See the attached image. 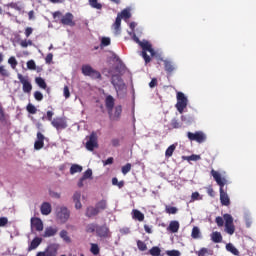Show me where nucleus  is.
<instances>
[{
  "label": "nucleus",
  "mask_w": 256,
  "mask_h": 256,
  "mask_svg": "<svg viewBox=\"0 0 256 256\" xmlns=\"http://www.w3.org/2000/svg\"><path fill=\"white\" fill-rule=\"evenodd\" d=\"M175 149H177V145L176 144H172L170 145L166 151H165V157L166 159H169L170 157H173V153H175Z\"/></svg>",
  "instance_id": "c756f323"
},
{
  "label": "nucleus",
  "mask_w": 256,
  "mask_h": 256,
  "mask_svg": "<svg viewBox=\"0 0 256 256\" xmlns=\"http://www.w3.org/2000/svg\"><path fill=\"white\" fill-rule=\"evenodd\" d=\"M163 63H164V69L167 75H171L173 71H175V64L169 60H163Z\"/></svg>",
  "instance_id": "6ab92c4d"
},
{
  "label": "nucleus",
  "mask_w": 256,
  "mask_h": 256,
  "mask_svg": "<svg viewBox=\"0 0 256 256\" xmlns=\"http://www.w3.org/2000/svg\"><path fill=\"white\" fill-rule=\"evenodd\" d=\"M91 177H93V170L91 169H87L82 176L83 179H91Z\"/></svg>",
  "instance_id": "864d4df0"
},
{
  "label": "nucleus",
  "mask_w": 256,
  "mask_h": 256,
  "mask_svg": "<svg viewBox=\"0 0 256 256\" xmlns=\"http://www.w3.org/2000/svg\"><path fill=\"white\" fill-rule=\"evenodd\" d=\"M59 229L57 227H47L44 231L43 237H55Z\"/></svg>",
  "instance_id": "412c9836"
},
{
  "label": "nucleus",
  "mask_w": 256,
  "mask_h": 256,
  "mask_svg": "<svg viewBox=\"0 0 256 256\" xmlns=\"http://www.w3.org/2000/svg\"><path fill=\"white\" fill-rule=\"evenodd\" d=\"M226 250L232 253V255L239 256V250L232 244L229 243L226 245Z\"/></svg>",
  "instance_id": "2f4dec72"
},
{
  "label": "nucleus",
  "mask_w": 256,
  "mask_h": 256,
  "mask_svg": "<svg viewBox=\"0 0 256 256\" xmlns=\"http://www.w3.org/2000/svg\"><path fill=\"white\" fill-rule=\"evenodd\" d=\"M100 45H101V47H109V45H111V38L102 37Z\"/></svg>",
  "instance_id": "a18cd8bd"
},
{
  "label": "nucleus",
  "mask_w": 256,
  "mask_h": 256,
  "mask_svg": "<svg viewBox=\"0 0 256 256\" xmlns=\"http://www.w3.org/2000/svg\"><path fill=\"white\" fill-rule=\"evenodd\" d=\"M211 239L213 243H221L223 241V236L221 235V232L216 231L211 234Z\"/></svg>",
  "instance_id": "c85d7f7f"
},
{
  "label": "nucleus",
  "mask_w": 256,
  "mask_h": 256,
  "mask_svg": "<svg viewBox=\"0 0 256 256\" xmlns=\"http://www.w3.org/2000/svg\"><path fill=\"white\" fill-rule=\"evenodd\" d=\"M137 247L139 251H147V244L141 240H137Z\"/></svg>",
  "instance_id": "49530a36"
},
{
  "label": "nucleus",
  "mask_w": 256,
  "mask_h": 256,
  "mask_svg": "<svg viewBox=\"0 0 256 256\" xmlns=\"http://www.w3.org/2000/svg\"><path fill=\"white\" fill-rule=\"evenodd\" d=\"M17 78L22 84V91L24 93H31V91H33V85L31 84V81H29V77L17 74Z\"/></svg>",
  "instance_id": "6e6552de"
},
{
  "label": "nucleus",
  "mask_w": 256,
  "mask_h": 256,
  "mask_svg": "<svg viewBox=\"0 0 256 256\" xmlns=\"http://www.w3.org/2000/svg\"><path fill=\"white\" fill-rule=\"evenodd\" d=\"M57 251H59V244H50L44 253L46 256H57Z\"/></svg>",
  "instance_id": "f3484780"
},
{
  "label": "nucleus",
  "mask_w": 256,
  "mask_h": 256,
  "mask_svg": "<svg viewBox=\"0 0 256 256\" xmlns=\"http://www.w3.org/2000/svg\"><path fill=\"white\" fill-rule=\"evenodd\" d=\"M8 63L12 67V69H15L18 65L17 59L14 56L8 59Z\"/></svg>",
  "instance_id": "de8ad7c7"
},
{
  "label": "nucleus",
  "mask_w": 256,
  "mask_h": 256,
  "mask_svg": "<svg viewBox=\"0 0 256 256\" xmlns=\"http://www.w3.org/2000/svg\"><path fill=\"white\" fill-rule=\"evenodd\" d=\"M95 207L99 213H101V211H105V209H107V200L102 199V200L98 201L96 203Z\"/></svg>",
  "instance_id": "a878e982"
},
{
  "label": "nucleus",
  "mask_w": 256,
  "mask_h": 256,
  "mask_svg": "<svg viewBox=\"0 0 256 256\" xmlns=\"http://www.w3.org/2000/svg\"><path fill=\"white\" fill-rule=\"evenodd\" d=\"M117 17H120L121 19H131V12H129V10L124 9L121 11V13L117 14Z\"/></svg>",
  "instance_id": "58836bf2"
},
{
  "label": "nucleus",
  "mask_w": 256,
  "mask_h": 256,
  "mask_svg": "<svg viewBox=\"0 0 256 256\" xmlns=\"http://www.w3.org/2000/svg\"><path fill=\"white\" fill-rule=\"evenodd\" d=\"M56 217L61 221V223H67L69 217H71V211L65 206L58 207L56 210Z\"/></svg>",
  "instance_id": "423d86ee"
},
{
  "label": "nucleus",
  "mask_w": 256,
  "mask_h": 256,
  "mask_svg": "<svg viewBox=\"0 0 256 256\" xmlns=\"http://www.w3.org/2000/svg\"><path fill=\"white\" fill-rule=\"evenodd\" d=\"M133 215V219H136V221H145V214L142 213L141 211L139 210H133L132 211Z\"/></svg>",
  "instance_id": "cd10ccee"
},
{
  "label": "nucleus",
  "mask_w": 256,
  "mask_h": 256,
  "mask_svg": "<svg viewBox=\"0 0 256 256\" xmlns=\"http://www.w3.org/2000/svg\"><path fill=\"white\" fill-rule=\"evenodd\" d=\"M223 219L225 221V232L228 235H233L235 233V225L233 224V216L231 214H224Z\"/></svg>",
  "instance_id": "9d476101"
},
{
  "label": "nucleus",
  "mask_w": 256,
  "mask_h": 256,
  "mask_svg": "<svg viewBox=\"0 0 256 256\" xmlns=\"http://www.w3.org/2000/svg\"><path fill=\"white\" fill-rule=\"evenodd\" d=\"M72 199L75 202V209H81L83 207V205L81 204V192L80 191H76L73 194Z\"/></svg>",
  "instance_id": "aec40b11"
},
{
  "label": "nucleus",
  "mask_w": 256,
  "mask_h": 256,
  "mask_svg": "<svg viewBox=\"0 0 256 256\" xmlns=\"http://www.w3.org/2000/svg\"><path fill=\"white\" fill-rule=\"evenodd\" d=\"M215 223L218 227H223L225 225V220L221 216H217L215 219Z\"/></svg>",
  "instance_id": "3c124183"
},
{
  "label": "nucleus",
  "mask_w": 256,
  "mask_h": 256,
  "mask_svg": "<svg viewBox=\"0 0 256 256\" xmlns=\"http://www.w3.org/2000/svg\"><path fill=\"white\" fill-rule=\"evenodd\" d=\"M176 99H177V103L175 107L178 113H183V111L187 109V103L189 102V100H187L183 92H177Z\"/></svg>",
  "instance_id": "20e7f679"
},
{
  "label": "nucleus",
  "mask_w": 256,
  "mask_h": 256,
  "mask_svg": "<svg viewBox=\"0 0 256 256\" xmlns=\"http://www.w3.org/2000/svg\"><path fill=\"white\" fill-rule=\"evenodd\" d=\"M41 213L42 215H49L51 213V204L49 202H44L41 205Z\"/></svg>",
  "instance_id": "bb28decb"
},
{
  "label": "nucleus",
  "mask_w": 256,
  "mask_h": 256,
  "mask_svg": "<svg viewBox=\"0 0 256 256\" xmlns=\"http://www.w3.org/2000/svg\"><path fill=\"white\" fill-rule=\"evenodd\" d=\"M8 7H10L11 9H15L16 11H21V7H19V4L15 3V2L9 3Z\"/></svg>",
  "instance_id": "052dcab7"
},
{
  "label": "nucleus",
  "mask_w": 256,
  "mask_h": 256,
  "mask_svg": "<svg viewBox=\"0 0 256 256\" xmlns=\"http://www.w3.org/2000/svg\"><path fill=\"white\" fill-rule=\"evenodd\" d=\"M45 61L48 65L51 64V62L53 61V53L47 54Z\"/></svg>",
  "instance_id": "0e129e2a"
},
{
  "label": "nucleus",
  "mask_w": 256,
  "mask_h": 256,
  "mask_svg": "<svg viewBox=\"0 0 256 256\" xmlns=\"http://www.w3.org/2000/svg\"><path fill=\"white\" fill-rule=\"evenodd\" d=\"M184 161H199L201 159L200 155L192 154L190 156H183Z\"/></svg>",
  "instance_id": "a19ab883"
},
{
  "label": "nucleus",
  "mask_w": 256,
  "mask_h": 256,
  "mask_svg": "<svg viewBox=\"0 0 256 256\" xmlns=\"http://www.w3.org/2000/svg\"><path fill=\"white\" fill-rule=\"evenodd\" d=\"M26 109L31 115H35V113H37V108L33 104H28Z\"/></svg>",
  "instance_id": "09e8293b"
},
{
  "label": "nucleus",
  "mask_w": 256,
  "mask_h": 256,
  "mask_svg": "<svg viewBox=\"0 0 256 256\" xmlns=\"http://www.w3.org/2000/svg\"><path fill=\"white\" fill-rule=\"evenodd\" d=\"M149 87L153 89V87H157V78H152V80L149 83Z\"/></svg>",
  "instance_id": "69168bd1"
},
{
  "label": "nucleus",
  "mask_w": 256,
  "mask_h": 256,
  "mask_svg": "<svg viewBox=\"0 0 256 256\" xmlns=\"http://www.w3.org/2000/svg\"><path fill=\"white\" fill-rule=\"evenodd\" d=\"M99 210L97 209V207L95 206H89L86 209V217H89V219H91V217H97V215L99 214Z\"/></svg>",
  "instance_id": "4be33fe9"
},
{
  "label": "nucleus",
  "mask_w": 256,
  "mask_h": 256,
  "mask_svg": "<svg viewBox=\"0 0 256 256\" xmlns=\"http://www.w3.org/2000/svg\"><path fill=\"white\" fill-rule=\"evenodd\" d=\"M112 29L115 35H119V33L121 32V17H116V20L112 25Z\"/></svg>",
  "instance_id": "393cba45"
},
{
  "label": "nucleus",
  "mask_w": 256,
  "mask_h": 256,
  "mask_svg": "<svg viewBox=\"0 0 256 256\" xmlns=\"http://www.w3.org/2000/svg\"><path fill=\"white\" fill-rule=\"evenodd\" d=\"M51 125L57 131H63V129H67V119L63 117L53 118Z\"/></svg>",
  "instance_id": "f8f14e48"
},
{
  "label": "nucleus",
  "mask_w": 256,
  "mask_h": 256,
  "mask_svg": "<svg viewBox=\"0 0 256 256\" xmlns=\"http://www.w3.org/2000/svg\"><path fill=\"white\" fill-rule=\"evenodd\" d=\"M90 251L93 255H99V245L97 244H91V248H90Z\"/></svg>",
  "instance_id": "8fccbe9b"
},
{
  "label": "nucleus",
  "mask_w": 256,
  "mask_h": 256,
  "mask_svg": "<svg viewBox=\"0 0 256 256\" xmlns=\"http://www.w3.org/2000/svg\"><path fill=\"white\" fill-rule=\"evenodd\" d=\"M129 171H131V163H127L126 165H124L122 167L123 175H127V173H129Z\"/></svg>",
  "instance_id": "5fc2aeb1"
},
{
  "label": "nucleus",
  "mask_w": 256,
  "mask_h": 256,
  "mask_svg": "<svg viewBox=\"0 0 256 256\" xmlns=\"http://www.w3.org/2000/svg\"><path fill=\"white\" fill-rule=\"evenodd\" d=\"M82 73L85 77H91V79H101V72L93 69L89 64L82 66Z\"/></svg>",
  "instance_id": "39448f33"
},
{
  "label": "nucleus",
  "mask_w": 256,
  "mask_h": 256,
  "mask_svg": "<svg viewBox=\"0 0 256 256\" xmlns=\"http://www.w3.org/2000/svg\"><path fill=\"white\" fill-rule=\"evenodd\" d=\"M36 137H37V139L34 142V149L36 151H41V149H43V147H45V135H43V133H41V132H37Z\"/></svg>",
  "instance_id": "2eb2a0df"
},
{
  "label": "nucleus",
  "mask_w": 256,
  "mask_h": 256,
  "mask_svg": "<svg viewBox=\"0 0 256 256\" xmlns=\"http://www.w3.org/2000/svg\"><path fill=\"white\" fill-rule=\"evenodd\" d=\"M31 229L32 231L33 229L38 232L43 231V221L41 220V218H31Z\"/></svg>",
  "instance_id": "dca6fc26"
},
{
  "label": "nucleus",
  "mask_w": 256,
  "mask_h": 256,
  "mask_svg": "<svg viewBox=\"0 0 256 256\" xmlns=\"http://www.w3.org/2000/svg\"><path fill=\"white\" fill-rule=\"evenodd\" d=\"M9 223V219L7 217H0V227H5Z\"/></svg>",
  "instance_id": "680f3d73"
},
{
  "label": "nucleus",
  "mask_w": 256,
  "mask_h": 256,
  "mask_svg": "<svg viewBox=\"0 0 256 256\" xmlns=\"http://www.w3.org/2000/svg\"><path fill=\"white\" fill-rule=\"evenodd\" d=\"M149 254L152 255V256H160L161 255V248H159L158 246H153L149 250Z\"/></svg>",
  "instance_id": "79ce46f5"
},
{
  "label": "nucleus",
  "mask_w": 256,
  "mask_h": 256,
  "mask_svg": "<svg viewBox=\"0 0 256 256\" xmlns=\"http://www.w3.org/2000/svg\"><path fill=\"white\" fill-rule=\"evenodd\" d=\"M178 211L179 209H177V207L175 206H169V205L165 206V213H167L168 215H177Z\"/></svg>",
  "instance_id": "473e14b6"
},
{
  "label": "nucleus",
  "mask_w": 256,
  "mask_h": 256,
  "mask_svg": "<svg viewBox=\"0 0 256 256\" xmlns=\"http://www.w3.org/2000/svg\"><path fill=\"white\" fill-rule=\"evenodd\" d=\"M210 174L213 176L214 181H216L217 185L220 187V202L224 207H229L231 205V199L229 198V194H227V190H225V186L228 181L227 178L222 177L221 173L211 170Z\"/></svg>",
  "instance_id": "f257e3e1"
},
{
  "label": "nucleus",
  "mask_w": 256,
  "mask_h": 256,
  "mask_svg": "<svg viewBox=\"0 0 256 256\" xmlns=\"http://www.w3.org/2000/svg\"><path fill=\"white\" fill-rule=\"evenodd\" d=\"M111 83L113 87L116 89L117 93L119 91H124L126 89L125 82H123V78L119 74L112 75Z\"/></svg>",
  "instance_id": "1a4fd4ad"
},
{
  "label": "nucleus",
  "mask_w": 256,
  "mask_h": 256,
  "mask_svg": "<svg viewBox=\"0 0 256 256\" xmlns=\"http://www.w3.org/2000/svg\"><path fill=\"white\" fill-rule=\"evenodd\" d=\"M60 18V24L64 25V27H75V16L71 12H67L66 14H62L61 11H56L53 13V18L57 19Z\"/></svg>",
  "instance_id": "f03ea898"
},
{
  "label": "nucleus",
  "mask_w": 256,
  "mask_h": 256,
  "mask_svg": "<svg viewBox=\"0 0 256 256\" xmlns=\"http://www.w3.org/2000/svg\"><path fill=\"white\" fill-rule=\"evenodd\" d=\"M179 227H180L179 221L173 220L170 222L167 229L170 231V233H178Z\"/></svg>",
  "instance_id": "b1692460"
},
{
  "label": "nucleus",
  "mask_w": 256,
  "mask_h": 256,
  "mask_svg": "<svg viewBox=\"0 0 256 256\" xmlns=\"http://www.w3.org/2000/svg\"><path fill=\"white\" fill-rule=\"evenodd\" d=\"M207 194L209 195V197H215V190H213V187H209L207 189Z\"/></svg>",
  "instance_id": "774afa93"
},
{
  "label": "nucleus",
  "mask_w": 256,
  "mask_h": 256,
  "mask_svg": "<svg viewBox=\"0 0 256 256\" xmlns=\"http://www.w3.org/2000/svg\"><path fill=\"white\" fill-rule=\"evenodd\" d=\"M59 235L65 243H71V237H69V232H67V230L60 231Z\"/></svg>",
  "instance_id": "4c0bfd02"
},
{
  "label": "nucleus",
  "mask_w": 256,
  "mask_h": 256,
  "mask_svg": "<svg viewBox=\"0 0 256 256\" xmlns=\"http://www.w3.org/2000/svg\"><path fill=\"white\" fill-rule=\"evenodd\" d=\"M111 144H112L113 147H119L120 141H119L118 138H114V139L111 140Z\"/></svg>",
  "instance_id": "338daca9"
},
{
  "label": "nucleus",
  "mask_w": 256,
  "mask_h": 256,
  "mask_svg": "<svg viewBox=\"0 0 256 256\" xmlns=\"http://www.w3.org/2000/svg\"><path fill=\"white\" fill-rule=\"evenodd\" d=\"M54 115H55V113H53V111H47V113H46L47 121H50L52 123Z\"/></svg>",
  "instance_id": "e2e57ef3"
},
{
  "label": "nucleus",
  "mask_w": 256,
  "mask_h": 256,
  "mask_svg": "<svg viewBox=\"0 0 256 256\" xmlns=\"http://www.w3.org/2000/svg\"><path fill=\"white\" fill-rule=\"evenodd\" d=\"M97 147H99V144L97 143V134L92 132L89 136V140L86 142V149L88 151H94Z\"/></svg>",
  "instance_id": "ddd939ff"
},
{
  "label": "nucleus",
  "mask_w": 256,
  "mask_h": 256,
  "mask_svg": "<svg viewBox=\"0 0 256 256\" xmlns=\"http://www.w3.org/2000/svg\"><path fill=\"white\" fill-rule=\"evenodd\" d=\"M35 83L38 85V87H40V89H47V83L42 77H36Z\"/></svg>",
  "instance_id": "72a5a7b5"
},
{
  "label": "nucleus",
  "mask_w": 256,
  "mask_h": 256,
  "mask_svg": "<svg viewBox=\"0 0 256 256\" xmlns=\"http://www.w3.org/2000/svg\"><path fill=\"white\" fill-rule=\"evenodd\" d=\"M191 237H192V239H200L201 238V230H199V227L194 226L192 228Z\"/></svg>",
  "instance_id": "e433bc0d"
},
{
  "label": "nucleus",
  "mask_w": 256,
  "mask_h": 256,
  "mask_svg": "<svg viewBox=\"0 0 256 256\" xmlns=\"http://www.w3.org/2000/svg\"><path fill=\"white\" fill-rule=\"evenodd\" d=\"M105 107H106L108 113H111V111H113V108L115 107V98H113V96L108 95L106 97Z\"/></svg>",
  "instance_id": "a211bd4d"
},
{
  "label": "nucleus",
  "mask_w": 256,
  "mask_h": 256,
  "mask_svg": "<svg viewBox=\"0 0 256 256\" xmlns=\"http://www.w3.org/2000/svg\"><path fill=\"white\" fill-rule=\"evenodd\" d=\"M123 113V107L121 105H117L113 111L108 112L109 118L111 121H119L121 119V114Z\"/></svg>",
  "instance_id": "4468645a"
},
{
  "label": "nucleus",
  "mask_w": 256,
  "mask_h": 256,
  "mask_svg": "<svg viewBox=\"0 0 256 256\" xmlns=\"http://www.w3.org/2000/svg\"><path fill=\"white\" fill-rule=\"evenodd\" d=\"M97 227L99 224L90 223L86 226V233H97Z\"/></svg>",
  "instance_id": "c9c22d12"
},
{
  "label": "nucleus",
  "mask_w": 256,
  "mask_h": 256,
  "mask_svg": "<svg viewBox=\"0 0 256 256\" xmlns=\"http://www.w3.org/2000/svg\"><path fill=\"white\" fill-rule=\"evenodd\" d=\"M88 1L92 9H98V10L103 9V4L99 3V0H88Z\"/></svg>",
  "instance_id": "f704fd0d"
},
{
  "label": "nucleus",
  "mask_w": 256,
  "mask_h": 256,
  "mask_svg": "<svg viewBox=\"0 0 256 256\" xmlns=\"http://www.w3.org/2000/svg\"><path fill=\"white\" fill-rule=\"evenodd\" d=\"M63 93H64L65 99H69L71 97V92L69 91V86H64Z\"/></svg>",
  "instance_id": "13d9d810"
},
{
  "label": "nucleus",
  "mask_w": 256,
  "mask_h": 256,
  "mask_svg": "<svg viewBox=\"0 0 256 256\" xmlns=\"http://www.w3.org/2000/svg\"><path fill=\"white\" fill-rule=\"evenodd\" d=\"M43 241V239H41L40 237H35L29 247H28V251H33L34 249H37V247H39V245H41V242Z\"/></svg>",
  "instance_id": "5701e85b"
},
{
  "label": "nucleus",
  "mask_w": 256,
  "mask_h": 256,
  "mask_svg": "<svg viewBox=\"0 0 256 256\" xmlns=\"http://www.w3.org/2000/svg\"><path fill=\"white\" fill-rule=\"evenodd\" d=\"M140 47L142 48V57L145 63H151V56L155 57V50L149 41L139 42ZM150 53V55L147 54Z\"/></svg>",
  "instance_id": "7ed1b4c3"
},
{
  "label": "nucleus",
  "mask_w": 256,
  "mask_h": 256,
  "mask_svg": "<svg viewBox=\"0 0 256 256\" xmlns=\"http://www.w3.org/2000/svg\"><path fill=\"white\" fill-rule=\"evenodd\" d=\"M170 125L172 129H181V127H183V124L176 118L171 120Z\"/></svg>",
  "instance_id": "ea45409f"
},
{
  "label": "nucleus",
  "mask_w": 256,
  "mask_h": 256,
  "mask_svg": "<svg viewBox=\"0 0 256 256\" xmlns=\"http://www.w3.org/2000/svg\"><path fill=\"white\" fill-rule=\"evenodd\" d=\"M34 98L36 101H43V93H41L39 91H35Z\"/></svg>",
  "instance_id": "4d7b16f0"
},
{
  "label": "nucleus",
  "mask_w": 256,
  "mask_h": 256,
  "mask_svg": "<svg viewBox=\"0 0 256 256\" xmlns=\"http://www.w3.org/2000/svg\"><path fill=\"white\" fill-rule=\"evenodd\" d=\"M187 137L189 141H196L197 143H205L207 141V136L201 131L195 133L188 132Z\"/></svg>",
  "instance_id": "9b49d317"
},
{
  "label": "nucleus",
  "mask_w": 256,
  "mask_h": 256,
  "mask_svg": "<svg viewBox=\"0 0 256 256\" xmlns=\"http://www.w3.org/2000/svg\"><path fill=\"white\" fill-rule=\"evenodd\" d=\"M96 236L100 239H111V229H109V226H107V224L98 225L96 230Z\"/></svg>",
  "instance_id": "0eeeda50"
},
{
  "label": "nucleus",
  "mask_w": 256,
  "mask_h": 256,
  "mask_svg": "<svg viewBox=\"0 0 256 256\" xmlns=\"http://www.w3.org/2000/svg\"><path fill=\"white\" fill-rule=\"evenodd\" d=\"M27 68L30 69L31 71H35V69H37V65L35 64V61L29 60L27 62Z\"/></svg>",
  "instance_id": "603ef678"
},
{
  "label": "nucleus",
  "mask_w": 256,
  "mask_h": 256,
  "mask_svg": "<svg viewBox=\"0 0 256 256\" xmlns=\"http://www.w3.org/2000/svg\"><path fill=\"white\" fill-rule=\"evenodd\" d=\"M206 255H213V252H211V250H209L208 248H201L198 251V256H206Z\"/></svg>",
  "instance_id": "c03bdc74"
},
{
  "label": "nucleus",
  "mask_w": 256,
  "mask_h": 256,
  "mask_svg": "<svg viewBox=\"0 0 256 256\" xmlns=\"http://www.w3.org/2000/svg\"><path fill=\"white\" fill-rule=\"evenodd\" d=\"M24 34H25V37L27 38L31 37V35H33V28L32 27L25 28Z\"/></svg>",
  "instance_id": "bf43d9fd"
},
{
  "label": "nucleus",
  "mask_w": 256,
  "mask_h": 256,
  "mask_svg": "<svg viewBox=\"0 0 256 256\" xmlns=\"http://www.w3.org/2000/svg\"><path fill=\"white\" fill-rule=\"evenodd\" d=\"M9 75H10L9 70H7V68H5L4 65H1L0 66V77L7 79V77H9Z\"/></svg>",
  "instance_id": "37998d69"
},
{
  "label": "nucleus",
  "mask_w": 256,
  "mask_h": 256,
  "mask_svg": "<svg viewBox=\"0 0 256 256\" xmlns=\"http://www.w3.org/2000/svg\"><path fill=\"white\" fill-rule=\"evenodd\" d=\"M81 171H83V166L79 164H73L70 167V175H75V173H81Z\"/></svg>",
  "instance_id": "7c9ffc66"
},
{
  "label": "nucleus",
  "mask_w": 256,
  "mask_h": 256,
  "mask_svg": "<svg viewBox=\"0 0 256 256\" xmlns=\"http://www.w3.org/2000/svg\"><path fill=\"white\" fill-rule=\"evenodd\" d=\"M166 254L168 256H181V252H179V250H169Z\"/></svg>",
  "instance_id": "6e6d98bb"
}]
</instances>
